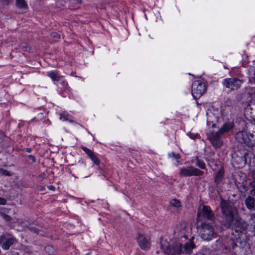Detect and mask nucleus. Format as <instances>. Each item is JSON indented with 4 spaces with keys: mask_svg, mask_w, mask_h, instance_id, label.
<instances>
[{
    "mask_svg": "<svg viewBox=\"0 0 255 255\" xmlns=\"http://www.w3.org/2000/svg\"><path fill=\"white\" fill-rule=\"evenodd\" d=\"M38 190H40V191H43V190H44V189H45L44 187V186H39L38 187Z\"/></svg>",
    "mask_w": 255,
    "mask_h": 255,
    "instance_id": "obj_35",
    "label": "nucleus"
},
{
    "mask_svg": "<svg viewBox=\"0 0 255 255\" xmlns=\"http://www.w3.org/2000/svg\"><path fill=\"white\" fill-rule=\"evenodd\" d=\"M236 138L239 142L249 144L250 139L246 132L243 131L238 132L236 135Z\"/></svg>",
    "mask_w": 255,
    "mask_h": 255,
    "instance_id": "obj_12",
    "label": "nucleus"
},
{
    "mask_svg": "<svg viewBox=\"0 0 255 255\" xmlns=\"http://www.w3.org/2000/svg\"><path fill=\"white\" fill-rule=\"evenodd\" d=\"M246 111L250 113L252 117H255V98L250 101L247 106Z\"/></svg>",
    "mask_w": 255,
    "mask_h": 255,
    "instance_id": "obj_15",
    "label": "nucleus"
},
{
    "mask_svg": "<svg viewBox=\"0 0 255 255\" xmlns=\"http://www.w3.org/2000/svg\"><path fill=\"white\" fill-rule=\"evenodd\" d=\"M47 75L50 77L53 81H58L60 80V76L55 72L51 71L47 73Z\"/></svg>",
    "mask_w": 255,
    "mask_h": 255,
    "instance_id": "obj_18",
    "label": "nucleus"
},
{
    "mask_svg": "<svg viewBox=\"0 0 255 255\" xmlns=\"http://www.w3.org/2000/svg\"><path fill=\"white\" fill-rule=\"evenodd\" d=\"M249 196H252L253 197H255V189H253L250 191V195Z\"/></svg>",
    "mask_w": 255,
    "mask_h": 255,
    "instance_id": "obj_32",
    "label": "nucleus"
},
{
    "mask_svg": "<svg viewBox=\"0 0 255 255\" xmlns=\"http://www.w3.org/2000/svg\"><path fill=\"white\" fill-rule=\"evenodd\" d=\"M188 135L190 136V137L192 139H195L197 138L198 136V134L197 133H194L192 132H189Z\"/></svg>",
    "mask_w": 255,
    "mask_h": 255,
    "instance_id": "obj_28",
    "label": "nucleus"
},
{
    "mask_svg": "<svg viewBox=\"0 0 255 255\" xmlns=\"http://www.w3.org/2000/svg\"><path fill=\"white\" fill-rule=\"evenodd\" d=\"M0 217L6 222H10L12 220V218L10 216L1 211L0 212Z\"/></svg>",
    "mask_w": 255,
    "mask_h": 255,
    "instance_id": "obj_21",
    "label": "nucleus"
},
{
    "mask_svg": "<svg viewBox=\"0 0 255 255\" xmlns=\"http://www.w3.org/2000/svg\"><path fill=\"white\" fill-rule=\"evenodd\" d=\"M6 204V200L4 198L0 197V205H4Z\"/></svg>",
    "mask_w": 255,
    "mask_h": 255,
    "instance_id": "obj_29",
    "label": "nucleus"
},
{
    "mask_svg": "<svg viewBox=\"0 0 255 255\" xmlns=\"http://www.w3.org/2000/svg\"><path fill=\"white\" fill-rule=\"evenodd\" d=\"M82 149L95 164L98 165L100 164L99 160L93 151L85 146L82 147Z\"/></svg>",
    "mask_w": 255,
    "mask_h": 255,
    "instance_id": "obj_14",
    "label": "nucleus"
},
{
    "mask_svg": "<svg viewBox=\"0 0 255 255\" xmlns=\"http://www.w3.org/2000/svg\"><path fill=\"white\" fill-rule=\"evenodd\" d=\"M220 207L222 212V225L226 229L231 227L240 231L246 230L249 226L248 223L238 215V210L229 201L221 199Z\"/></svg>",
    "mask_w": 255,
    "mask_h": 255,
    "instance_id": "obj_1",
    "label": "nucleus"
},
{
    "mask_svg": "<svg viewBox=\"0 0 255 255\" xmlns=\"http://www.w3.org/2000/svg\"><path fill=\"white\" fill-rule=\"evenodd\" d=\"M224 171L223 168H220L217 172L214 179V183L218 185L223 180L224 177Z\"/></svg>",
    "mask_w": 255,
    "mask_h": 255,
    "instance_id": "obj_17",
    "label": "nucleus"
},
{
    "mask_svg": "<svg viewBox=\"0 0 255 255\" xmlns=\"http://www.w3.org/2000/svg\"><path fill=\"white\" fill-rule=\"evenodd\" d=\"M233 123H226L223 125L218 131L223 135L225 132L233 128Z\"/></svg>",
    "mask_w": 255,
    "mask_h": 255,
    "instance_id": "obj_16",
    "label": "nucleus"
},
{
    "mask_svg": "<svg viewBox=\"0 0 255 255\" xmlns=\"http://www.w3.org/2000/svg\"><path fill=\"white\" fill-rule=\"evenodd\" d=\"M0 173H1L3 175L7 176H10L11 175L9 171L3 168H0Z\"/></svg>",
    "mask_w": 255,
    "mask_h": 255,
    "instance_id": "obj_25",
    "label": "nucleus"
},
{
    "mask_svg": "<svg viewBox=\"0 0 255 255\" xmlns=\"http://www.w3.org/2000/svg\"><path fill=\"white\" fill-rule=\"evenodd\" d=\"M20 48L23 51H29L31 49L30 47H28L27 45H22L20 46Z\"/></svg>",
    "mask_w": 255,
    "mask_h": 255,
    "instance_id": "obj_27",
    "label": "nucleus"
},
{
    "mask_svg": "<svg viewBox=\"0 0 255 255\" xmlns=\"http://www.w3.org/2000/svg\"><path fill=\"white\" fill-rule=\"evenodd\" d=\"M25 151L27 152H30L32 150V149L30 148H25Z\"/></svg>",
    "mask_w": 255,
    "mask_h": 255,
    "instance_id": "obj_36",
    "label": "nucleus"
},
{
    "mask_svg": "<svg viewBox=\"0 0 255 255\" xmlns=\"http://www.w3.org/2000/svg\"><path fill=\"white\" fill-rule=\"evenodd\" d=\"M17 244V240L11 234L5 233L0 236V246L3 250H9V255H19Z\"/></svg>",
    "mask_w": 255,
    "mask_h": 255,
    "instance_id": "obj_3",
    "label": "nucleus"
},
{
    "mask_svg": "<svg viewBox=\"0 0 255 255\" xmlns=\"http://www.w3.org/2000/svg\"><path fill=\"white\" fill-rule=\"evenodd\" d=\"M203 173V171L192 166L181 168L180 171V174L185 176H200Z\"/></svg>",
    "mask_w": 255,
    "mask_h": 255,
    "instance_id": "obj_10",
    "label": "nucleus"
},
{
    "mask_svg": "<svg viewBox=\"0 0 255 255\" xmlns=\"http://www.w3.org/2000/svg\"><path fill=\"white\" fill-rule=\"evenodd\" d=\"M235 246V245H234V246H233V249H234Z\"/></svg>",
    "mask_w": 255,
    "mask_h": 255,
    "instance_id": "obj_40",
    "label": "nucleus"
},
{
    "mask_svg": "<svg viewBox=\"0 0 255 255\" xmlns=\"http://www.w3.org/2000/svg\"><path fill=\"white\" fill-rule=\"evenodd\" d=\"M254 76L255 77V67H254Z\"/></svg>",
    "mask_w": 255,
    "mask_h": 255,
    "instance_id": "obj_39",
    "label": "nucleus"
},
{
    "mask_svg": "<svg viewBox=\"0 0 255 255\" xmlns=\"http://www.w3.org/2000/svg\"><path fill=\"white\" fill-rule=\"evenodd\" d=\"M194 239L192 237L185 243L176 240L171 244H169L166 241H162L160 243V248L168 255H180L184 253L190 255L192 253V250L196 247L192 242Z\"/></svg>",
    "mask_w": 255,
    "mask_h": 255,
    "instance_id": "obj_2",
    "label": "nucleus"
},
{
    "mask_svg": "<svg viewBox=\"0 0 255 255\" xmlns=\"http://www.w3.org/2000/svg\"><path fill=\"white\" fill-rule=\"evenodd\" d=\"M48 188L51 190L54 191L55 190V187L53 185H49L47 186Z\"/></svg>",
    "mask_w": 255,
    "mask_h": 255,
    "instance_id": "obj_34",
    "label": "nucleus"
},
{
    "mask_svg": "<svg viewBox=\"0 0 255 255\" xmlns=\"http://www.w3.org/2000/svg\"><path fill=\"white\" fill-rule=\"evenodd\" d=\"M15 4L19 8H27V5L25 0H16Z\"/></svg>",
    "mask_w": 255,
    "mask_h": 255,
    "instance_id": "obj_19",
    "label": "nucleus"
},
{
    "mask_svg": "<svg viewBox=\"0 0 255 255\" xmlns=\"http://www.w3.org/2000/svg\"><path fill=\"white\" fill-rule=\"evenodd\" d=\"M188 230L185 223L177 225L174 230V235L176 240L185 243L187 240V231Z\"/></svg>",
    "mask_w": 255,
    "mask_h": 255,
    "instance_id": "obj_5",
    "label": "nucleus"
},
{
    "mask_svg": "<svg viewBox=\"0 0 255 255\" xmlns=\"http://www.w3.org/2000/svg\"><path fill=\"white\" fill-rule=\"evenodd\" d=\"M40 110H42V111H45V110H44V108H40Z\"/></svg>",
    "mask_w": 255,
    "mask_h": 255,
    "instance_id": "obj_38",
    "label": "nucleus"
},
{
    "mask_svg": "<svg viewBox=\"0 0 255 255\" xmlns=\"http://www.w3.org/2000/svg\"><path fill=\"white\" fill-rule=\"evenodd\" d=\"M170 205L173 207L178 208L181 206V202L179 200L174 199L170 201Z\"/></svg>",
    "mask_w": 255,
    "mask_h": 255,
    "instance_id": "obj_22",
    "label": "nucleus"
},
{
    "mask_svg": "<svg viewBox=\"0 0 255 255\" xmlns=\"http://www.w3.org/2000/svg\"><path fill=\"white\" fill-rule=\"evenodd\" d=\"M198 218H203L204 219L213 221L215 220V217L211 208L206 205L200 207L197 213Z\"/></svg>",
    "mask_w": 255,
    "mask_h": 255,
    "instance_id": "obj_6",
    "label": "nucleus"
},
{
    "mask_svg": "<svg viewBox=\"0 0 255 255\" xmlns=\"http://www.w3.org/2000/svg\"><path fill=\"white\" fill-rule=\"evenodd\" d=\"M28 158L29 160H31L32 163L35 162V157L32 155H29L28 156Z\"/></svg>",
    "mask_w": 255,
    "mask_h": 255,
    "instance_id": "obj_31",
    "label": "nucleus"
},
{
    "mask_svg": "<svg viewBox=\"0 0 255 255\" xmlns=\"http://www.w3.org/2000/svg\"><path fill=\"white\" fill-rule=\"evenodd\" d=\"M45 250L50 255H54L55 251L53 247L47 246L45 247Z\"/></svg>",
    "mask_w": 255,
    "mask_h": 255,
    "instance_id": "obj_23",
    "label": "nucleus"
},
{
    "mask_svg": "<svg viewBox=\"0 0 255 255\" xmlns=\"http://www.w3.org/2000/svg\"><path fill=\"white\" fill-rule=\"evenodd\" d=\"M245 205L249 210H255V198L251 196H248L245 200Z\"/></svg>",
    "mask_w": 255,
    "mask_h": 255,
    "instance_id": "obj_13",
    "label": "nucleus"
},
{
    "mask_svg": "<svg viewBox=\"0 0 255 255\" xmlns=\"http://www.w3.org/2000/svg\"><path fill=\"white\" fill-rule=\"evenodd\" d=\"M137 240L139 246L141 249L144 250H148L150 247V243L148 239L143 235L138 233L137 237Z\"/></svg>",
    "mask_w": 255,
    "mask_h": 255,
    "instance_id": "obj_11",
    "label": "nucleus"
},
{
    "mask_svg": "<svg viewBox=\"0 0 255 255\" xmlns=\"http://www.w3.org/2000/svg\"><path fill=\"white\" fill-rule=\"evenodd\" d=\"M69 118H70V116L65 113H63L60 114V120H61L63 121H69L71 122L72 121L71 120H70Z\"/></svg>",
    "mask_w": 255,
    "mask_h": 255,
    "instance_id": "obj_24",
    "label": "nucleus"
},
{
    "mask_svg": "<svg viewBox=\"0 0 255 255\" xmlns=\"http://www.w3.org/2000/svg\"><path fill=\"white\" fill-rule=\"evenodd\" d=\"M213 224L206 222L201 224L199 228V236L204 241H210L214 237L215 229Z\"/></svg>",
    "mask_w": 255,
    "mask_h": 255,
    "instance_id": "obj_4",
    "label": "nucleus"
},
{
    "mask_svg": "<svg viewBox=\"0 0 255 255\" xmlns=\"http://www.w3.org/2000/svg\"><path fill=\"white\" fill-rule=\"evenodd\" d=\"M242 83V80L236 78H226L223 82V85L232 91L238 90Z\"/></svg>",
    "mask_w": 255,
    "mask_h": 255,
    "instance_id": "obj_8",
    "label": "nucleus"
},
{
    "mask_svg": "<svg viewBox=\"0 0 255 255\" xmlns=\"http://www.w3.org/2000/svg\"><path fill=\"white\" fill-rule=\"evenodd\" d=\"M172 155L175 159H179L180 158V155L179 154H175L172 153Z\"/></svg>",
    "mask_w": 255,
    "mask_h": 255,
    "instance_id": "obj_33",
    "label": "nucleus"
},
{
    "mask_svg": "<svg viewBox=\"0 0 255 255\" xmlns=\"http://www.w3.org/2000/svg\"><path fill=\"white\" fill-rule=\"evenodd\" d=\"M51 36L53 37H54V38H60V34H58V33L57 32H52L51 33Z\"/></svg>",
    "mask_w": 255,
    "mask_h": 255,
    "instance_id": "obj_30",
    "label": "nucleus"
},
{
    "mask_svg": "<svg viewBox=\"0 0 255 255\" xmlns=\"http://www.w3.org/2000/svg\"><path fill=\"white\" fill-rule=\"evenodd\" d=\"M44 123H45L46 124H47V125H49V124L50 123V122L48 120H46V121H44Z\"/></svg>",
    "mask_w": 255,
    "mask_h": 255,
    "instance_id": "obj_37",
    "label": "nucleus"
},
{
    "mask_svg": "<svg viewBox=\"0 0 255 255\" xmlns=\"http://www.w3.org/2000/svg\"><path fill=\"white\" fill-rule=\"evenodd\" d=\"M206 90L204 83L197 81H195L192 86V94L194 99L199 98Z\"/></svg>",
    "mask_w": 255,
    "mask_h": 255,
    "instance_id": "obj_7",
    "label": "nucleus"
},
{
    "mask_svg": "<svg viewBox=\"0 0 255 255\" xmlns=\"http://www.w3.org/2000/svg\"><path fill=\"white\" fill-rule=\"evenodd\" d=\"M222 134L218 131L212 132L208 138L212 144L215 148H219L223 144V141L221 138Z\"/></svg>",
    "mask_w": 255,
    "mask_h": 255,
    "instance_id": "obj_9",
    "label": "nucleus"
},
{
    "mask_svg": "<svg viewBox=\"0 0 255 255\" xmlns=\"http://www.w3.org/2000/svg\"><path fill=\"white\" fill-rule=\"evenodd\" d=\"M27 229L29 231L33 232L34 233H36L37 234H38L39 233L40 230L37 229V228L35 227H28Z\"/></svg>",
    "mask_w": 255,
    "mask_h": 255,
    "instance_id": "obj_26",
    "label": "nucleus"
},
{
    "mask_svg": "<svg viewBox=\"0 0 255 255\" xmlns=\"http://www.w3.org/2000/svg\"><path fill=\"white\" fill-rule=\"evenodd\" d=\"M196 165L200 168L204 169L206 168L205 164L203 160H201L198 157L195 158Z\"/></svg>",
    "mask_w": 255,
    "mask_h": 255,
    "instance_id": "obj_20",
    "label": "nucleus"
}]
</instances>
